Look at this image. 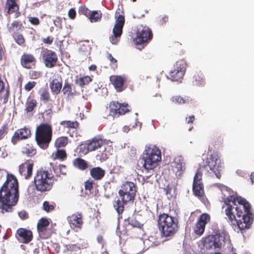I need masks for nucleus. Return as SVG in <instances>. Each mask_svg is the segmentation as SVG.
<instances>
[{
  "label": "nucleus",
  "instance_id": "27",
  "mask_svg": "<svg viewBox=\"0 0 254 254\" xmlns=\"http://www.w3.org/2000/svg\"><path fill=\"white\" fill-rule=\"evenodd\" d=\"M90 175L94 180H101L105 175V170L100 167H93L90 170Z\"/></svg>",
  "mask_w": 254,
  "mask_h": 254
},
{
  "label": "nucleus",
  "instance_id": "42",
  "mask_svg": "<svg viewBox=\"0 0 254 254\" xmlns=\"http://www.w3.org/2000/svg\"><path fill=\"white\" fill-rule=\"evenodd\" d=\"M61 125L67 128H77L79 127V123L77 121H64L61 122Z\"/></svg>",
  "mask_w": 254,
  "mask_h": 254
},
{
  "label": "nucleus",
  "instance_id": "9",
  "mask_svg": "<svg viewBox=\"0 0 254 254\" xmlns=\"http://www.w3.org/2000/svg\"><path fill=\"white\" fill-rule=\"evenodd\" d=\"M153 33L150 28L147 26L139 28L133 38L134 44L139 50L143 49L152 39Z\"/></svg>",
  "mask_w": 254,
  "mask_h": 254
},
{
  "label": "nucleus",
  "instance_id": "38",
  "mask_svg": "<svg viewBox=\"0 0 254 254\" xmlns=\"http://www.w3.org/2000/svg\"><path fill=\"white\" fill-rule=\"evenodd\" d=\"M102 14L100 10H94L91 11L88 19L91 22H97L101 19Z\"/></svg>",
  "mask_w": 254,
  "mask_h": 254
},
{
  "label": "nucleus",
  "instance_id": "28",
  "mask_svg": "<svg viewBox=\"0 0 254 254\" xmlns=\"http://www.w3.org/2000/svg\"><path fill=\"white\" fill-rule=\"evenodd\" d=\"M215 248H221L224 247L225 244V233L224 232H217L215 235H213Z\"/></svg>",
  "mask_w": 254,
  "mask_h": 254
},
{
  "label": "nucleus",
  "instance_id": "49",
  "mask_svg": "<svg viewBox=\"0 0 254 254\" xmlns=\"http://www.w3.org/2000/svg\"><path fill=\"white\" fill-rule=\"evenodd\" d=\"M22 27V24H20L19 22L17 21H14L11 24V26L8 27V31L10 32H12L15 31V29L16 30L20 29Z\"/></svg>",
  "mask_w": 254,
  "mask_h": 254
},
{
  "label": "nucleus",
  "instance_id": "20",
  "mask_svg": "<svg viewBox=\"0 0 254 254\" xmlns=\"http://www.w3.org/2000/svg\"><path fill=\"white\" fill-rule=\"evenodd\" d=\"M50 222L46 218H42L40 219L37 224V230L39 236L42 239H48L51 236L48 227L49 226Z\"/></svg>",
  "mask_w": 254,
  "mask_h": 254
},
{
  "label": "nucleus",
  "instance_id": "60",
  "mask_svg": "<svg viewBox=\"0 0 254 254\" xmlns=\"http://www.w3.org/2000/svg\"><path fill=\"white\" fill-rule=\"evenodd\" d=\"M18 215L20 218L23 220L26 219L28 218L29 215L27 212L25 211H21L18 213Z\"/></svg>",
  "mask_w": 254,
  "mask_h": 254
},
{
  "label": "nucleus",
  "instance_id": "43",
  "mask_svg": "<svg viewBox=\"0 0 254 254\" xmlns=\"http://www.w3.org/2000/svg\"><path fill=\"white\" fill-rule=\"evenodd\" d=\"M67 158V154L65 150L57 149L55 153V158L64 161Z\"/></svg>",
  "mask_w": 254,
  "mask_h": 254
},
{
  "label": "nucleus",
  "instance_id": "33",
  "mask_svg": "<svg viewBox=\"0 0 254 254\" xmlns=\"http://www.w3.org/2000/svg\"><path fill=\"white\" fill-rule=\"evenodd\" d=\"M203 246L206 249H215V243L213 235H208L202 239Z\"/></svg>",
  "mask_w": 254,
  "mask_h": 254
},
{
  "label": "nucleus",
  "instance_id": "7",
  "mask_svg": "<svg viewBox=\"0 0 254 254\" xmlns=\"http://www.w3.org/2000/svg\"><path fill=\"white\" fill-rule=\"evenodd\" d=\"M157 221L159 228L164 236H171L177 232L178 222L174 217L163 213L158 216Z\"/></svg>",
  "mask_w": 254,
  "mask_h": 254
},
{
  "label": "nucleus",
  "instance_id": "32",
  "mask_svg": "<svg viewBox=\"0 0 254 254\" xmlns=\"http://www.w3.org/2000/svg\"><path fill=\"white\" fill-rule=\"evenodd\" d=\"M192 84L194 86H200L205 84V78L202 73H196L193 76Z\"/></svg>",
  "mask_w": 254,
  "mask_h": 254
},
{
  "label": "nucleus",
  "instance_id": "41",
  "mask_svg": "<svg viewBox=\"0 0 254 254\" xmlns=\"http://www.w3.org/2000/svg\"><path fill=\"white\" fill-rule=\"evenodd\" d=\"M56 204L55 202L50 203L48 201H45L43 203V209L47 212H50L54 210Z\"/></svg>",
  "mask_w": 254,
  "mask_h": 254
},
{
  "label": "nucleus",
  "instance_id": "39",
  "mask_svg": "<svg viewBox=\"0 0 254 254\" xmlns=\"http://www.w3.org/2000/svg\"><path fill=\"white\" fill-rule=\"evenodd\" d=\"M37 102L36 100L28 98L26 102L25 111L27 113L33 111L34 108L37 106Z\"/></svg>",
  "mask_w": 254,
  "mask_h": 254
},
{
  "label": "nucleus",
  "instance_id": "6",
  "mask_svg": "<svg viewBox=\"0 0 254 254\" xmlns=\"http://www.w3.org/2000/svg\"><path fill=\"white\" fill-rule=\"evenodd\" d=\"M161 160V152L157 147L149 148L146 157L139 158L137 161V166L149 171L153 170Z\"/></svg>",
  "mask_w": 254,
  "mask_h": 254
},
{
  "label": "nucleus",
  "instance_id": "44",
  "mask_svg": "<svg viewBox=\"0 0 254 254\" xmlns=\"http://www.w3.org/2000/svg\"><path fill=\"white\" fill-rule=\"evenodd\" d=\"M15 42L21 46H25V39L22 34H16L13 35Z\"/></svg>",
  "mask_w": 254,
  "mask_h": 254
},
{
  "label": "nucleus",
  "instance_id": "8",
  "mask_svg": "<svg viewBox=\"0 0 254 254\" xmlns=\"http://www.w3.org/2000/svg\"><path fill=\"white\" fill-rule=\"evenodd\" d=\"M204 168L208 173H213L217 178H221V172L224 168L223 163L220 160V156L217 152H213L208 155L204 161Z\"/></svg>",
  "mask_w": 254,
  "mask_h": 254
},
{
  "label": "nucleus",
  "instance_id": "15",
  "mask_svg": "<svg viewBox=\"0 0 254 254\" xmlns=\"http://www.w3.org/2000/svg\"><path fill=\"white\" fill-rule=\"evenodd\" d=\"M210 221V216L207 213L201 214L196 223L193 231L198 236H201L204 232L205 226Z\"/></svg>",
  "mask_w": 254,
  "mask_h": 254
},
{
  "label": "nucleus",
  "instance_id": "25",
  "mask_svg": "<svg viewBox=\"0 0 254 254\" xmlns=\"http://www.w3.org/2000/svg\"><path fill=\"white\" fill-rule=\"evenodd\" d=\"M173 167L176 174L178 173L179 176L182 175L186 170V164L184 157L181 155L176 156L174 160Z\"/></svg>",
  "mask_w": 254,
  "mask_h": 254
},
{
  "label": "nucleus",
  "instance_id": "22",
  "mask_svg": "<svg viewBox=\"0 0 254 254\" xmlns=\"http://www.w3.org/2000/svg\"><path fill=\"white\" fill-rule=\"evenodd\" d=\"M16 236L17 239L24 244H28L33 239L32 231L23 228L17 230Z\"/></svg>",
  "mask_w": 254,
  "mask_h": 254
},
{
  "label": "nucleus",
  "instance_id": "40",
  "mask_svg": "<svg viewBox=\"0 0 254 254\" xmlns=\"http://www.w3.org/2000/svg\"><path fill=\"white\" fill-rule=\"evenodd\" d=\"M92 80V78L90 76L87 75L80 77L76 81V83L78 84L79 86L82 87L85 85H88Z\"/></svg>",
  "mask_w": 254,
  "mask_h": 254
},
{
  "label": "nucleus",
  "instance_id": "14",
  "mask_svg": "<svg viewBox=\"0 0 254 254\" xmlns=\"http://www.w3.org/2000/svg\"><path fill=\"white\" fill-rule=\"evenodd\" d=\"M41 56L46 67L51 68L56 66L58 57L55 52L44 49L41 52Z\"/></svg>",
  "mask_w": 254,
  "mask_h": 254
},
{
  "label": "nucleus",
  "instance_id": "54",
  "mask_svg": "<svg viewBox=\"0 0 254 254\" xmlns=\"http://www.w3.org/2000/svg\"><path fill=\"white\" fill-rule=\"evenodd\" d=\"M7 128L5 125L2 126L0 128V140L4 137L7 133Z\"/></svg>",
  "mask_w": 254,
  "mask_h": 254
},
{
  "label": "nucleus",
  "instance_id": "10",
  "mask_svg": "<svg viewBox=\"0 0 254 254\" xmlns=\"http://www.w3.org/2000/svg\"><path fill=\"white\" fill-rule=\"evenodd\" d=\"M115 17L116 20L113 29V35L109 37L110 41L113 44H117L120 41L123 34V29L125 21L123 12L120 9H118L116 11Z\"/></svg>",
  "mask_w": 254,
  "mask_h": 254
},
{
  "label": "nucleus",
  "instance_id": "51",
  "mask_svg": "<svg viewBox=\"0 0 254 254\" xmlns=\"http://www.w3.org/2000/svg\"><path fill=\"white\" fill-rule=\"evenodd\" d=\"M202 174L200 171H197L195 174L193 181V184H198L199 183H202Z\"/></svg>",
  "mask_w": 254,
  "mask_h": 254
},
{
  "label": "nucleus",
  "instance_id": "21",
  "mask_svg": "<svg viewBox=\"0 0 254 254\" xmlns=\"http://www.w3.org/2000/svg\"><path fill=\"white\" fill-rule=\"evenodd\" d=\"M36 59L31 54L24 53L20 58V64L22 66L26 69L34 68L36 66Z\"/></svg>",
  "mask_w": 254,
  "mask_h": 254
},
{
  "label": "nucleus",
  "instance_id": "56",
  "mask_svg": "<svg viewBox=\"0 0 254 254\" xmlns=\"http://www.w3.org/2000/svg\"><path fill=\"white\" fill-rule=\"evenodd\" d=\"M29 21L31 24L34 25H38L40 24V20L36 17H28Z\"/></svg>",
  "mask_w": 254,
  "mask_h": 254
},
{
  "label": "nucleus",
  "instance_id": "64",
  "mask_svg": "<svg viewBox=\"0 0 254 254\" xmlns=\"http://www.w3.org/2000/svg\"><path fill=\"white\" fill-rule=\"evenodd\" d=\"M97 241L101 245H103L104 243V239L102 236L99 235L97 238Z\"/></svg>",
  "mask_w": 254,
  "mask_h": 254
},
{
  "label": "nucleus",
  "instance_id": "26",
  "mask_svg": "<svg viewBox=\"0 0 254 254\" xmlns=\"http://www.w3.org/2000/svg\"><path fill=\"white\" fill-rule=\"evenodd\" d=\"M62 92L63 94L68 98L73 97L77 93L75 86L72 84L66 81L62 88Z\"/></svg>",
  "mask_w": 254,
  "mask_h": 254
},
{
  "label": "nucleus",
  "instance_id": "2",
  "mask_svg": "<svg viewBox=\"0 0 254 254\" xmlns=\"http://www.w3.org/2000/svg\"><path fill=\"white\" fill-rule=\"evenodd\" d=\"M18 182L11 174H7L6 180L0 189V211L11 212L18 199Z\"/></svg>",
  "mask_w": 254,
  "mask_h": 254
},
{
  "label": "nucleus",
  "instance_id": "1",
  "mask_svg": "<svg viewBox=\"0 0 254 254\" xmlns=\"http://www.w3.org/2000/svg\"><path fill=\"white\" fill-rule=\"evenodd\" d=\"M225 203L228 221L235 231L250 228L254 215L252 212L251 204L246 199L237 195H232L226 198Z\"/></svg>",
  "mask_w": 254,
  "mask_h": 254
},
{
  "label": "nucleus",
  "instance_id": "58",
  "mask_svg": "<svg viewBox=\"0 0 254 254\" xmlns=\"http://www.w3.org/2000/svg\"><path fill=\"white\" fill-rule=\"evenodd\" d=\"M54 23L56 26L58 27H62V18L60 17H57L54 20Z\"/></svg>",
  "mask_w": 254,
  "mask_h": 254
},
{
  "label": "nucleus",
  "instance_id": "36",
  "mask_svg": "<svg viewBox=\"0 0 254 254\" xmlns=\"http://www.w3.org/2000/svg\"><path fill=\"white\" fill-rule=\"evenodd\" d=\"M68 142V139L66 136H61L57 138L55 142V146L57 149L64 147Z\"/></svg>",
  "mask_w": 254,
  "mask_h": 254
},
{
  "label": "nucleus",
  "instance_id": "45",
  "mask_svg": "<svg viewBox=\"0 0 254 254\" xmlns=\"http://www.w3.org/2000/svg\"><path fill=\"white\" fill-rule=\"evenodd\" d=\"M126 220L128 224L132 227L141 228L142 227V224L133 218L129 217Z\"/></svg>",
  "mask_w": 254,
  "mask_h": 254
},
{
  "label": "nucleus",
  "instance_id": "12",
  "mask_svg": "<svg viewBox=\"0 0 254 254\" xmlns=\"http://www.w3.org/2000/svg\"><path fill=\"white\" fill-rule=\"evenodd\" d=\"M186 66L187 63L184 60L177 61L169 72L170 79L172 81H181L186 70Z\"/></svg>",
  "mask_w": 254,
  "mask_h": 254
},
{
  "label": "nucleus",
  "instance_id": "52",
  "mask_svg": "<svg viewBox=\"0 0 254 254\" xmlns=\"http://www.w3.org/2000/svg\"><path fill=\"white\" fill-rule=\"evenodd\" d=\"M169 20V17L167 15H165L162 16L161 17H159L158 19V23L160 25L165 24Z\"/></svg>",
  "mask_w": 254,
  "mask_h": 254
},
{
  "label": "nucleus",
  "instance_id": "61",
  "mask_svg": "<svg viewBox=\"0 0 254 254\" xmlns=\"http://www.w3.org/2000/svg\"><path fill=\"white\" fill-rule=\"evenodd\" d=\"M54 38L50 36L47 37L46 38H44L42 40V42L44 44L50 45L53 42Z\"/></svg>",
  "mask_w": 254,
  "mask_h": 254
},
{
  "label": "nucleus",
  "instance_id": "24",
  "mask_svg": "<svg viewBox=\"0 0 254 254\" xmlns=\"http://www.w3.org/2000/svg\"><path fill=\"white\" fill-rule=\"evenodd\" d=\"M110 80L117 92H122L126 88L125 86V84L127 81L126 76L112 75L110 77Z\"/></svg>",
  "mask_w": 254,
  "mask_h": 254
},
{
  "label": "nucleus",
  "instance_id": "5",
  "mask_svg": "<svg viewBox=\"0 0 254 254\" xmlns=\"http://www.w3.org/2000/svg\"><path fill=\"white\" fill-rule=\"evenodd\" d=\"M53 129L52 126L48 123H41L36 127L35 140L37 145L43 149L48 148L52 140Z\"/></svg>",
  "mask_w": 254,
  "mask_h": 254
},
{
  "label": "nucleus",
  "instance_id": "34",
  "mask_svg": "<svg viewBox=\"0 0 254 254\" xmlns=\"http://www.w3.org/2000/svg\"><path fill=\"white\" fill-rule=\"evenodd\" d=\"M79 250V247L76 245H64L63 246V252L65 254H76L77 252Z\"/></svg>",
  "mask_w": 254,
  "mask_h": 254
},
{
  "label": "nucleus",
  "instance_id": "13",
  "mask_svg": "<svg viewBox=\"0 0 254 254\" xmlns=\"http://www.w3.org/2000/svg\"><path fill=\"white\" fill-rule=\"evenodd\" d=\"M109 115L114 118L119 117L129 112V106L117 101H112L109 106Z\"/></svg>",
  "mask_w": 254,
  "mask_h": 254
},
{
  "label": "nucleus",
  "instance_id": "18",
  "mask_svg": "<svg viewBox=\"0 0 254 254\" xmlns=\"http://www.w3.org/2000/svg\"><path fill=\"white\" fill-rule=\"evenodd\" d=\"M62 85L61 76L57 73H54L50 80V88L51 92L55 94H59L62 88Z\"/></svg>",
  "mask_w": 254,
  "mask_h": 254
},
{
  "label": "nucleus",
  "instance_id": "48",
  "mask_svg": "<svg viewBox=\"0 0 254 254\" xmlns=\"http://www.w3.org/2000/svg\"><path fill=\"white\" fill-rule=\"evenodd\" d=\"M172 101L178 104H185L189 102V99H185L180 96H175L172 98Z\"/></svg>",
  "mask_w": 254,
  "mask_h": 254
},
{
  "label": "nucleus",
  "instance_id": "46",
  "mask_svg": "<svg viewBox=\"0 0 254 254\" xmlns=\"http://www.w3.org/2000/svg\"><path fill=\"white\" fill-rule=\"evenodd\" d=\"M223 141V138L221 135L215 137L213 139V142L214 147L216 149H218L221 147L222 146Z\"/></svg>",
  "mask_w": 254,
  "mask_h": 254
},
{
  "label": "nucleus",
  "instance_id": "55",
  "mask_svg": "<svg viewBox=\"0 0 254 254\" xmlns=\"http://www.w3.org/2000/svg\"><path fill=\"white\" fill-rule=\"evenodd\" d=\"M36 84V83L35 81H29L25 85L24 88L26 91H30L35 86Z\"/></svg>",
  "mask_w": 254,
  "mask_h": 254
},
{
  "label": "nucleus",
  "instance_id": "29",
  "mask_svg": "<svg viewBox=\"0 0 254 254\" xmlns=\"http://www.w3.org/2000/svg\"><path fill=\"white\" fill-rule=\"evenodd\" d=\"M192 190L195 196L199 199H203L204 195V187L202 183L193 184Z\"/></svg>",
  "mask_w": 254,
  "mask_h": 254
},
{
  "label": "nucleus",
  "instance_id": "53",
  "mask_svg": "<svg viewBox=\"0 0 254 254\" xmlns=\"http://www.w3.org/2000/svg\"><path fill=\"white\" fill-rule=\"evenodd\" d=\"M107 58L110 61L111 64H112L113 67L114 68H117L118 66L117 60H116L111 54L108 55Z\"/></svg>",
  "mask_w": 254,
  "mask_h": 254
},
{
  "label": "nucleus",
  "instance_id": "23",
  "mask_svg": "<svg viewBox=\"0 0 254 254\" xmlns=\"http://www.w3.org/2000/svg\"><path fill=\"white\" fill-rule=\"evenodd\" d=\"M31 131L30 129L24 127L16 130L11 139V142L15 145L19 140L25 139L30 137Z\"/></svg>",
  "mask_w": 254,
  "mask_h": 254
},
{
  "label": "nucleus",
  "instance_id": "63",
  "mask_svg": "<svg viewBox=\"0 0 254 254\" xmlns=\"http://www.w3.org/2000/svg\"><path fill=\"white\" fill-rule=\"evenodd\" d=\"M164 191L165 192L166 194H170L171 191V188L169 186H167L164 188Z\"/></svg>",
  "mask_w": 254,
  "mask_h": 254
},
{
  "label": "nucleus",
  "instance_id": "3",
  "mask_svg": "<svg viewBox=\"0 0 254 254\" xmlns=\"http://www.w3.org/2000/svg\"><path fill=\"white\" fill-rule=\"evenodd\" d=\"M137 190L136 184L131 182L127 181L122 185L118 191L119 196L115 198L113 203L119 215L123 213L126 205L133 202Z\"/></svg>",
  "mask_w": 254,
  "mask_h": 254
},
{
  "label": "nucleus",
  "instance_id": "11",
  "mask_svg": "<svg viewBox=\"0 0 254 254\" xmlns=\"http://www.w3.org/2000/svg\"><path fill=\"white\" fill-rule=\"evenodd\" d=\"M108 144V141L103 139L99 136H95L91 139L87 140L83 144H81L80 147V152L82 151L84 154L89 152L95 151L100 149L103 146Z\"/></svg>",
  "mask_w": 254,
  "mask_h": 254
},
{
  "label": "nucleus",
  "instance_id": "35",
  "mask_svg": "<svg viewBox=\"0 0 254 254\" xmlns=\"http://www.w3.org/2000/svg\"><path fill=\"white\" fill-rule=\"evenodd\" d=\"M107 145L103 146L100 148L98 154L96 155V158L101 161H104L108 158L109 152L107 150Z\"/></svg>",
  "mask_w": 254,
  "mask_h": 254
},
{
  "label": "nucleus",
  "instance_id": "57",
  "mask_svg": "<svg viewBox=\"0 0 254 254\" xmlns=\"http://www.w3.org/2000/svg\"><path fill=\"white\" fill-rule=\"evenodd\" d=\"M76 12L74 8H71L69 10L68 12V16L70 19H74L76 17Z\"/></svg>",
  "mask_w": 254,
  "mask_h": 254
},
{
  "label": "nucleus",
  "instance_id": "50",
  "mask_svg": "<svg viewBox=\"0 0 254 254\" xmlns=\"http://www.w3.org/2000/svg\"><path fill=\"white\" fill-rule=\"evenodd\" d=\"M79 12L81 14L85 15L88 18L89 17L91 13V11L89 10L88 8L85 6H80L79 9Z\"/></svg>",
  "mask_w": 254,
  "mask_h": 254
},
{
  "label": "nucleus",
  "instance_id": "31",
  "mask_svg": "<svg viewBox=\"0 0 254 254\" xmlns=\"http://www.w3.org/2000/svg\"><path fill=\"white\" fill-rule=\"evenodd\" d=\"M22 153L28 157H33L37 153V150L31 144H27L22 147Z\"/></svg>",
  "mask_w": 254,
  "mask_h": 254
},
{
  "label": "nucleus",
  "instance_id": "30",
  "mask_svg": "<svg viewBox=\"0 0 254 254\" xmlns=\"http://www.w3.org/2000/svg\"><path fill=\"white\" fill-rule=\"evenodd\" d=\"M73 165L80 170H85L88 168V163L81 158H76L73 161Z\"/></svg>",
  "mask_w": 254,
  "mask_h": 254
},
{
  "label": "nucleus",
  "instance_id": "19",
  "mask_svg": "<svg viewBox=\"0 0 254 254\" xmlns=\"http://www.w3.org/2000/svg\"><path fill=\"white\" fill-rule=\"evenodd\" d=\"M18 2L19 0H6L4 6L5 15H10L15 13V17H18L20 14V12H19Z\"/></svg>",
  "mask_w": 254,
  "mask_h": 254
},
{
  "label": "nucleus",
  "instance_id": "16",
  "mask_svg": "<svg viewBox=\"0 0 254 254\" xmlns=\"http://www.w3.org/2000/svg\"><path fill=\"white\" fill-rule=\"evenodd\" d=\"M34 164L32 160H28L19 166V174L25 179L29 180L32 177Z\"/></svg>",
  "mask_w": 254,
  "mask_h": 254
},
{
  "label": "nucleus",
  "instance_id": "47",
  "mask_svg": "<svg viewBox=\"0 0 254 254\" xmlns=\"http://www.w3.org/2000/svg\"><path fill=\"white\" fill-rule=\"evenodd\" d=\"M95 183L93 180H88L84 183V188L86 190L89 191L90 193H92L93 191V185Z\"/></svg>",
  "mask_w": 254,
  "mask_h": 254
},
{
  "label": "nucleus",
  "instance_id": "4",
  "mask_svg": "<svg viewBox=\"0 0 254 254\" xmlns=\"http://www.w3.org/2000/svg\"><path fill=\"white\" fill-rule=\"evenodd\" d=\"M54 183V177L51 171L40 168L36 171L34 178V184L37 191H50L53 188Z\"/></svg>",
  "mask_w": 254,
  "mask_h": 254
},
{
  "label": "nucleus",
  "instance_id": "59",
  "mask_svg": "<svg viewBox=\"0 0 254 254\" xmlns=\"http://www.w3.org/2000/svg\"><path fill=\"white\" fill-rule=\"evenodd\" d=\"M41 74L40 71H32L30 73V77L32 79H36L40 77Z\"/></svg>",
  "mask_w": 254,
  "mask_h": 254
},
{
  "label": "nucleus",
  "instance_id": "37",
  "mask_svg": "<svg viewBox=\"0 0 254 254\" xmlns=\"http://www.w3.org/2000/svg\"><path fill=\"white\" fill-rule=\"evenodd\" d=\"M40 99L44 103H47L51 101V95L47 89H41L39 91Z\"/></svg>",
  "mask_w": 254,
  "mask_h": 254
},
{
  "label": "nucleus",
  "instance_id": "17",
  "mask_svg": "<svg viewBox=\"0 0 254 254\" xmlns=\"http://www.w3.org/2000/svg\"><path fill=\"white\" fill-rule=\"evenodd\" d=\"M67 221L70 227L75 230V231H78L82 229L83 224L82 213L77 212L72 214L70 216H68Z\"/></svg>",
  "mask_w": 254,
  "mask_h": 254
},
{
  "label": "nucleus",
  "instance_id": "62",
  "mask_svg": "<svg viewBox=\"0 0 254 254\" xmlns=\"http://www.w3.org/2000/svg\"><path fill=\"white\" fill-rule=\"evenodd\" d=\"M195 120L194 115L190 116L188 118H186V121L188 124H192Z\"/></svg>",
  "mask_w": 254,
  "mask_h": 254
}]
</instances>
